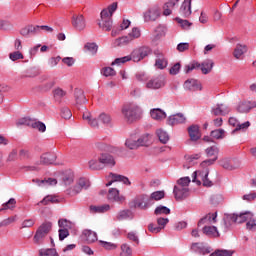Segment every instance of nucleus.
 Listing matches in <instances>:
<instances>
[{"label":"nucleus","instance_id":"1","mask_svg":"<svg viewBox=\"0 0 256 256\" xmlns=\"http://www.w3.org/2000/svg\"><path fill=\"white\" fill-rule=\"evenodd\" d=\"M245 222H247L246 228L248 231H256V218H254L253 214L249 211L240 214H226L221 229L224 233H227L233 223L241 224Z\"/></svg>","mask_w":256,"mask_h":256},{"label":"nucleus","instance_id":"2","mask_svg":"<svg viewBox=\"0 0 256 256\" xmlns=\"http://www.w3.org/2000/svg\"><path fill=\"white\" fill-rule=\"evenodd\" d=\"M121 113L127 123H135L143 117V108L135 103H129L122 107Z\"/></svg>","mask_w":256,"mask_h":256},{"label":"nucleus","instance_id":"3","mask_svg":"<svg viewBox=\"0 0 256 256\" xmlns=\"http://www.w3.org/2000/svg\"><path fill=\"white\" fill-rule=\"evenodd\" d=\"M117 11V2L112 3L100 13V21L98 23L103 31H111L113 29V13Z\"/></svg>","mask_w":256,"mask_h":256},{"label":"nucleus","instance_id":"4","mask_svg":"<svg viewBox=\"0 0 256 256\" xmlns=\"http://www.w3.org/2000/svg\"><path fill=\"white\" fill-rule=\"evenodd\" d=\"M197 177L201 180H197ZM193 183H197V185H201V181L204 187H213V182L209 180V168H205L202 171H195L192 174Z\"/></svg>","mask_w":256,"mask_h":256},{"label":"nucleus","instance_id":"5","mask_svg":"<svg viewBox=\"0 0 256 256\" xmlns=\"http://www.w3.org/2000/svg\"><path fill=\"white\" fill-rule=\"evenodd\" d=\"M135 209H141L142 211H147L149 207L155 204V202L151 201V198L147 194H141L137 196L134 201Z\"/></svg>","mask_w":256,"mask_h":256},{"label":"nucleus","instance_id":"6","mask_svg":"<svg viewBox=\"0 0 256 256\" xmlns=\"http://www.w3.org/2000/svg\"><path fill=\"white\" fill-rule=\"evenodd\" d=\"M139 37H141V30L137 27H134L127 36L116 39L114 44L116 47H119V45L131 43V41H133L134 39H139Z\"/></svg>","mask_w":256,"mask_h":256},{"label":"nucleus","instance_id":"7","mask_svg":"<svg viewBox=\"0 0 256 256\" xmlns=\"http://www.w3.org/2000/svg\"><path fill=\"white\" fill-rule=\"evenodd\" d=\"M52 227L53 224L51 222H44L42 225H40L34 235L35 243H40L44 237H47Z\"/></svg>","mask_w":256,"mask_h":256},{"label":"nucleus","instance_id":"8","mask_svg":"<svg viewBox=\"0 0 256 256\" xmlns=\"http://www.w3.org/2000/svg\"><path fill=\"white\" fill-rule=\"evenodd\" d=\"M151 54V48L149 47H139L134 49L131 54V61H134V63H139V61H142V59H145V57H147V55Z\"/></svg>","mask_w":256,"mask_h":256},{"label":"nucleus","instance_id":"9","mask_svg":"<svg viewBox=\"0 0 256 256\" xmlns=\"http://www.w3.org/2000/svg\"><path fill=\"white\" fill-rule=\"evenodd\" d=\"M162 87H165V76L158 75L152 79H150L146 83V89H151L153 91L157 89H161Z\"/></svg>","mask_w":256,"mask_h":256},{"label":"nucleus","instance_id":"10","mask_svg":"<svg viewBox=\"0 0 256 256\" xmlns=\"http://www.w3.org/2000/svg\"><path fill=\"white\" fill-rule=\"evenodd\" d=\"M158 17H161V8L159 6H152L144 13V21H157Z\"/></svg>","mask_w":256,"mask_h":256},{"label":"nucleus","instance_id":"11","mask_svg":"<svg viewBox=\"0 0 256 256\" xmlns=\"http://www.w3.org/2000/svg\"><path fill=\"white\" fill-rule=\"evenodd\" d=\"M57 161V155L53 152H47L40 156V161L36 165H53Z\"/></svg>","mask_w":256,"mask_h":256},{"label":"nucleus","instance_id":"12","mask_svg":"<svg viewBox=\"0 0 256 256\" xmlns=\"http://www.w3.org/2000/svg\"><path fill=\"white\" fill-rule=\"evenodd\" d=\"M212 115H215V117L229 115L231 113V108L225 104H217L216 106L212 107L211 109Z\"/></svg>","mask_w":256,"mask_h":256},{"label":"nucleus","instance_id":"13","mask_svg":"<svg viewBox=\"0 0 256 256\" xmlns=\"http://www.w3.org/2000/svg\"><path fill=\"white\" fill-rule=\"evenodd\" d=\"M173 193L176 201H183V199H187L189 196L190 190L189 188L174 186Z\"/></svg>","mask_w":256,"mask_h":256},{"label":"nucleus","instance_id":"14","mask_svg":"<svg viewBox=\"0 0 256 256\" xmlns=\"http://www.w3.org/2000/svg\"><path fill=\"white\" fill-rule=\"evenodd\" d=\"M190 249L193 253H198L199 255H209V253H211L210 247H207L205 244L199 242L192 243Z\"/></svg>","mask_w":256,"mask_h":256},{"label":"nucleus","instance_id":"15","mask_svg":"<svg viewBox=\"0 0 256 256\" xmlns=\"http://www.w3.org/2000/svg\"><path fill=\"white\" fill-rule=\"evenodd\" d=\"M109 179H110V181L106 184V187H111V185H113V183H115L117 181L124 183V185H131V181H129V178H127L123 175L110 173Z\"/></svg>","mask_w":256,"mask_h":256},{"label":"nucleus","instance_id":"16","mask_svg":"<svg viewBox=\"0 0 256 256\" xmlns=\"http://www.w3.org/2000/svg\"><path fill=\"white\" fill-rule=\"evenodd\" d=\"M108 201L121 204L125 201V196L119 195V190H117V188H112L108 191Z\"/></svg>","mask_w":256,"mask_h":256},{"label":"nucleus","instance_id":"17","mask_svg":"<svg viewBox=\"0 0 256 256\" xmlns=\"http://www.w3.org/2000/svg\"><path fill=\"white\" fill-rule=\"evenodd\" d=\"M99 161L102 163L103 169H105V167H115V158H113L111 154H101L99 156Z\"/></svg>","mask_w":256,"mask_h":256},{"label":"nucleus","instance_id":"18","mask_svg":"<svg viewBox=\"0 0 256 256\" xmlns=\"http://www.w3.org/2000/svg\"><path fill=\"white\" fill-rule=\"evenodd\" d=\"M184 89L186 91H201V83L196 79H188L184 82Z\"/></svg>","mask_w":256,"mask_h":256},{"label":"nucleus","instance_id":"19","mask_svg":"<svg viewBox=\"0 0 256 256\" xmlns=\"http://www.w3.org/2000/svg\"><path fill=\"white\" fill-rule=\"evenodd\" d=\"M256 107V102H251L248 100L241 101L237 106V111L239 113H249L251 109Z\"/></svg>","mask_w":256,"mask_h":256},{"label":"nucleus","instance_id":"20","mask_svg":"<svg viewBox=\"0 0 256 256\" xmlns=\"http://www.w3.org/2000/svg\"><path fill=\"white\" fill-rule=\"evenodd\" d=\"M72 25L77 31H83L85 29V17L83 15H74L72 17Z\"/></svg>","mask_w":256,"mask_h":256},{"label":"nucleus","instance_id":"21","mask_svg":"<svg viewBox=\"0 0 256 256\" xmlns=\"http://www.w3.org/2000/svg\"><path fill=\"white\" fill-rule=\"evenodd\" d=\"M187 121V118H185V115L178 113L174 114L168 117L167 123L168 125H181V123H185Z\"/></svg>","mask_w":256,"mask_h":256},{"label":"nucleus","instance_id":"22","mask_svg":"<svg viewBox=\"0 0 256 256\" xmlns=\"http://www.w3.org/2000/svg\"><path fill=\"white\" fill-rule=\"evenodd\" d=\"M213 67H215V62H213L212 59H206L200 63L199 69L202 71L203 75H209V73L213 71Z\"/></svg>","mask_w":256,"mask_h":256},{"label":"nucleus","instance_id":"23","mask_svg":"<svg viewBox=\"0 0 256 256\" xmlns=\"http://www.w3.org/2000/svg\"><path fill=\"white\" fill-rule=\"evenodd\" d=\"M188 134L191 141H199L201 139V130L198 125L188 127Z\"/></svg>","mask_w":256,"mask_h":256},{"label":"nucleus","instance_id":"24","mask_svg":"<svg viewBox=\"0 0 256 256\" xmlns=\"http://www.w3.org/2000/svg\"><path fill=\"white\" fill-rule=\"evenodd\" d=\"M210 223H217V212L208 213L206 216L201 218L198 222V227L202 225H209Z\"/></svg>","mask_w":256,"mask_h":256},{"label":"nucleus","instance_id":"25","mask_svg":"<svg viewBox=\"0 0 256 256\" xmlns=\"http://www.w3.org/2000/svg\"><path fill=\"white\" fill-rule=\"evenodd\" d=\"M39 33V25L33 26L29 25L20 30V35L22 37H29L30 35H37Z\"/></svg>","mask_w":256,"mask_h":256},{"label":"nucleus","instance_id":"26","mask_svg":"<svg viewBox=\"0 0 256 256\" xmlns=\"http://www.w3.org/2000/svg\"><path fill=\"white\" fill-rule=\"evenodd\" d=\"M155 55V67H157V69H165L168 65V61L167 58H165V55L161 52H156Z\"/></svg>","mask_w":256,"mask_h":256},{"label":"nucleus","instance_id":"27","mask_svg":"<svg viewBox=\"0 0 256 256\" xmlns=\"http://www.w3.org/2000/svg\"><path fill=\"white\" fill-rule=\"evenodd\" d=\"M74 99L76 101V105H85V103L87 102L85 92H83V90L79 88H76L74 90Z\"/></svg>","mask_w":256,"mask_h":256},{"label":"nucleus","instance_id":"28","mask_svg":"<svg viewBox=\"0 0 256 256\" xmlns=\"http://www.w3.org/2000/svg\"><path fill=\"white\" fill-rule=\"evenodd\" d=\"M150 115L152 117V119H154L155 121H163V119L167 118V113H165V111H163L160 108H154L150 111Z\"/></svg>","mask_w":256,"mask_h":256},{"label":"nucleus","instance_id":"29","mask_svg":"<svg viewBox=\"0 0 256 256\" xmlns=\"http://www.w3.org/2000/svg\"><path fill=\"white\" fill-rule=\"evenodd\" d=\"M83 120L90 125V127H93L94 129H99V120L97 118H94L90 112H86L83 114Z\"/></svg>","mask_w":256,"mask_h":256},{"label":"nucleus","instance_id":"30","mask_svg":"<svg viewBox=\"0 0 256 256\" xmlns=\"http://www.w3.org/2000/svg\"><path fill=\"white\" fill-rule=\"evenodd\" d=\"M179 13L182 15V17L191 16V0H184L180 7Z\"/></svg>","mask_w":256,"mask_h":256},{"label":"nucleus","instance_id":"31","mask_svg":"<svg viewBox=\"0 0 256 256\" xmlns=\"http://www.w3.org/2000/svg\"><path fill=\"white\" fill-rule=\"evenodd\" d=\"M177 3H179V0H169L168 2H166L163 6V15L165 17H169V15L173 13V8Z\"/></svg>","mask_w":256,"mask_h":256},{"label":"nucleus","instance_id":"32","mask_svg":"<svg viewBox=\"0 0 256 256\" xmlns=\"http://www.w3.org/2000/svg\"><path fill=\"white\" fill-rule=\"evenodd\" d=\"M90 213H107L108 211H111V205L109 204H102V205H91L89 207Z\"/></svg>","mask_w":256,"mask_h":256},{"label":"nucleus","instance_id":"33","mask_svg":"<svg viewBox=\"0 0 256 256\" xmlns=\"http://www.w3.org/2000/svg\"><path fill=\"white\" fill-rule=\"evenodd\" d=\"M82 238L86 243H95V241H97V233L91 230H84Z\"/></svg>","mask_w":256,"mask_h":256},{"label":"nucleus","instance_id":"34","mask_svg":"<svg viewBox=\"0 0 256 256\" xmlns=\"http://www.w3.org/2000/svg\"><path fill=\"white\" fill-rule=\"evenodd\" d=\"M133 217V213L129 209L120 210L116 216V221H126L127 219H131Z\"/></svg>","mask_w":256,"mask_h":256},{"label":"nucleus","instance_id":"35","mask_svg":"<svg viewBox=\"0 0 256 256\" xmlns=\"http://www.w3.org/2000/svg\"><path fill=\"white\" fill-rule=\"evenodd\" d=\"M202 233L207 237H219V230H217V227L215 226H204Z\"/></svg>","mask_w":256,"mask_h":256},{"label":"nucleus","instance_id":"36","mask_svg":"<svg viewBox=\"0 0 256 256\" xmlns=\"http://www.w3.org/2000/svg\"><path fill=\"white\" fill-rule=\"evenodd\" d=\"M98 120L102 125H105V127H111L113 125V119L111 118V115L107 113H101L98 116Z\"/></svg>","mask_w":256,"mask_h":256},{"label":"nucleus","instance_id":"37","mask_svg":"<svg viewBox=\"0 0 256 256\" xmlns=\"http://www.w3.org/2000/svg\"><path fill=\"white\" fill-rule=\"evenodd\" d=\"M165 35H167V27L163 25L157 26L154 30V39L156 41H159V39H161V37H165Z\"/></svg>","mask_w":256,"mask_h":256},{"label":"nucleus","instance_id":"38","mask_svg":"<svg viewBox=\"0 0 256 256\" xmlns=\"http://www.w3.org/2000/svg\"><path fill=\"white\" fill-rule=\"evenodd\" d=\"M34 183H37V185H39V187H49L51 185H55L57 183V179L55 178H48V179H44V180H33Z\"/></svg>","mask_w":256,"mask_h":256},{"label":"nucleus","instance_id":"39","mask_svg":"<svg viewBox=\"0 0 256 256\" xmlns=\"http://www.w3.org/2000/svg\"><path fill=\"white\" fill-rule=\"evenodd\" d=\"M245 53H247V46L237 44L236 48L234 49L235 59H241V57H243V55H245Z\"/></svg>","mask_w":256,"mask_h":256},{"label":"nucleus","instance_id":"40","mask_svg":"<svg viewBox=\"0 0 256 256\" xmlns=\"http://www.w3.org/2000/svg\"><path fill=\"white\" fill-rule=\"evenodd\" d=\"M125 146L128 148V149H139V143L137 141V137L135 136H130L126 142H125Z\"/></svg>","mask_w":256,"mask_h":256},{"label":"nucleus","instance_id":"41","mask_svg":"<svg viewBox=\"0 0 256 256\" xmlns=\"http://www.w3.org/2000/svg\"><path fill=\"white\" fill-rule=\"evenodd\" d=\"M88 167L92 171H101L103 169V164L101 163V160L92 159L88 162Z\"/></svg>","mask_w":256,"mask_h":256},{"label":"nucleus","instance_id":"42","mask_svg":"<svg viewBox=\"0 0 256 256\" xmlns=\"http://www.w3.org/2000/svg\"><path fill=\"white\" fill-rule=\"evenodd\" d=\"M156 135H157L159 141H160L161 143H163L164 145L167 144V143H169V134H168L165 130H163V129H158V130L156 131Z\"/></svg>","mask_w":256,"mask_h":256},{"label":"nucleus","instance_id":"43","mask_svg":"<svg viewBox=\"0 0 256 256\" xmlns=\"http://www.w3.org/2000/svg\"><path fill=\"white\" fill-rule=\"evenodd\" d=\"M136 139L138 141V147H146V145H149V142L151 141V136L150 134H144Z\"/></svg>","mask_w":256,"mask_h":256},{"label":"nucleus","instance_id":"44","mask_svg":"<svg viewBox=\"0 0 256 256\" xmlns=\"http://www.w3.org/2000/svg\"><path fill=\"white\" fill-rule=\"evenodd\" d=\"M205 153H206L207 157H214V158L217 157L218 158L219 147H217V145L210 146L205 150Z\"/></svg>","mask_w":256,"mask_h":256},{"label":"nucleus","instance_id":"45","mask_svg":"<svg viewBox=\"0 0 256 256\" xmlns=\"http://www.w3.org/2000/svg\"><path fill=\"white\" fill-rule=\"evenodd\" d=\"M53 95H54L55 101H57L58 103H61V99H63V97L67 95V92L61 88H56L53 91Z\"/></svg>","mask_w":256,"mask_h":256},{"label":"nucleus","instance_id":"46","mask_svg":"<svg viewBox=\"0 0 256 256\" xmlns=\"http://www.w3.org/2000/svg\"><path fill=\"white\" fill-rule=\"evenodd\" d=\"M165 197V191H155L153 192L149 198L152 203H155V201H161Z\"/></svg>","mask_w":256,"mask_h":256},{"label":"nucleus","instance_id":"47","mask_svg":"<svg viewBox=\"0 0 256 256\" xmlns=\"http://www.w3.org/2000/svg\"><path fill=\"white\" fill-rule=\"evenodd\" d=\"M40 256H59L57 250L55 248H48V249H40L39 250Z\"/></svg>","mask_w":256,"mask_h":256},{"label":"nucleus","instance_id":"48","mask_svg":"<svg viewBox=\"0 0 256 256\" xmlns=\"http://www.w3.org/2000/svg\"><path fill=\"white\" fill-rule=\"evenodd\" d=\"M74 179H75V175L71 171H68L64 174L62 181H63V184L67 186V185H71Z\"/></svg>","mask_w":256,"mask_h":256},{"label":"nucleus","instance_id":"49","mask_svg":"<svg viewBox=\"0 0 256 256\" xmlns=\"http://www.w3.org/2000/svg\"><path fill=\"white\" fill-rule=\"evenodd\" d=\"M120 249V256H133V250L129 244H122Z\"/></svg>","mask_w":256,"mask_h":256},{"label":"nucleus","instance_id":"50","mask_svg":"<svg viewBox=\"0 0 256 256\" xmlns=\"http://www.w3.org/2000/svg\"><path fill=\"white\" fill-rule=\"evenodd\" d=\"M190 183H191V178H189V177H182V178L177 180L176 186L182 187V188H185V189H189V184Z\"/></svg>","mask_w":256,"mask_h":256},{"label":"nucleus","instance_id":"51","mask_svg":"<svg viewBox=\"0 0 256 256\" xmlns=\"http://www.w3.org/2000/svg\"><path fill=\"white\" fill-rule=\"evenodd\" d=\"M171 213V209H169L167 206H158L154 210V215H169Z\"/></svg>","mask_w":256,"mask_h":256},{"label":"nucleus","instance_id":"52","mask_svg":"<svg viewBox=\"0 0 256 256\" xmlns=\"http://www.w3.org/2000/svg\"><path fill=\"white\" fill-rule=\"evenodd\" d=\"M32 129H37V131H40V133H45V131H47V126H45V123L41 121L34 120Z\"/></svg>","mask_w":256,"mask_h":256},{"label":"nucleus","instance_id":"53","mask_svg":"<svg viewBox=\"0 0 256 256\" xmlns=\"http://www.w3.org/2000/svg\"><path fill=\"white\" fill-rule=\"evenodd\" d=\"M199 67H201V63H199L197 61H192L190 64H187L184 67V72L191 73V71H194V69H199Z\"/></svg>","mask_w":256,"mask_h":256},{"label":"nucleus","instance_id":"54","mask_svg":"<svg viewBox=\"0 0 256 256\" xmlns=\"http://www.w3.org/2000/svg\"><path fill=\"white\" fill-rule=\"evenodd\" d=\"M49 203H59V200L53 195H48L39 202V205H49Z\"/></svg>","mask_w":256,"mask_h":256},{"label":"nucleus","instance_id":"55","mask_svg":"<svg viewBox=\"0 0 256 256\" xmlns=\"http://www.w3.org/2000/svg\"><path fill=\"white\" fill-rule=\"evenodd\" d=\"M35 120L31 119V118H22L19 119L16 122L17 127L21 126V125H26V127H33V123Z\"/></svg>","mask_w":256,"mask_h":256},{"label":"nucleus","instance_id":"56","mask_svg":"<svg viewBox=\"0 0 256 256\" xmlns=\"http://www.w3.org/2000/svg\"><path fill=\"white\" fill-rule=\"evenodd\" d=\"M85 49L90 53V55H96L99 47L95 43H87L85 45Z\"/></svg>","mask_w":256,"mask_h":256},{"label":"nucleus","instance_id":"57","mask_svg":"<svg viewBox=\"0 0 256 256\" xmlns=\"http://www.w3.org/2000/svg\"><path fill=\"white\" fill-rule=\"evenodd\" d=\"M15 205H17V201L15 200V198H10L8 202L2 205L0 211H5L6 209H13Z\"/></svg>","mask_w":256,"mask_h":256},{"label":"nucleus","instance_id":"58","mask_svg":"<svg viewBox=\"0 0 256 256\" xmlns=\"http://www.w3.org/2000/svg\"><path fill=\"white\" fill-rule=\"evenodd\" d=\"M101 73L104 75V77H115L117 75V72L115 69L111 67H105L101 70Z\"/></svg>","mask_w":256,"mask_h":256},{"label":"nucleus","instance_id":"59","mask_svg":"<svg viewBox=\"0 0 256 256\" xmlns=\"http://www.w3.org/2000/svg\"><path fill=\"white\" fill-rule=\"evenodd\" d=\"M131 61V56H124L121 58H116L113 62L112 65H124V63H129Z\"/></svg>","mask_w":256,"mask_h":256},{"label":"nucleus","instance_id":"60","mask_svg":"<svg viewBox=\"0 0 256 256\" xmlns=\"http://www.w3.org/2000/svg\"><path fill=\"white\" fill-rule=\"evenodd\" d=\"M81 191H83V188L76 183V185L73 188H69L67 190V193L68 195H71V197H73L75 195H79Z\"/></svg>","mask_w":256,"mask_h":256},{"label":"nucleus","instance_id":"61","mask_svg":"<svg viewBox=\"0 0 256 256\" xmlns=\"http://www.w3.org/2000/svg\"><path fill=\"white\" fill-rule=\"evenodd\" d=\"M9 59L11 61H19L20 59H25V56H23V53H21V51H14L9 54Z\"/></svg>","mask_w":256,"mask_h":256},{"label":"nucleus","instance_id":"62","mask_svg":"<svg viewBox=\"0 0 256 256\" xmlns=\"http://www.w3.org/2000/svg\"><path fill=\"white\" fill-rule=\"evenodd\" d=\"M210 135L211 137H213V139H223V135H225V130L216 129L211 131Z\"/></svg>","mask_w":256,"mask_h":256},{"label":"nucleus","instance_id":"63","mask_svg":"<svg viewBox=\"0 0 256 256\" xmlns=\"http://www.w3.org/2000/svg\"><path fill=\"white\" fill-rule=\"evenodd\" d=\"M73 225V223H71V221L67 220V219H60L58 221V226L60 227V229H71V226Z\"/></svg>","mask_w":256,"mask_h":256},{"label":"nucleus","instance_id":"64","mask_svg":"<svg viewBox=\"0 0 256 256\" xmlns=\"http://www.w3.org/2000/svg\"><path fill=\"white\" fill-rule=\"evenodd\" d=\"M210 256H233V252L229 250H215Z\"/></svg>","mask_w":256,"mask_h":256}]
</instances>
